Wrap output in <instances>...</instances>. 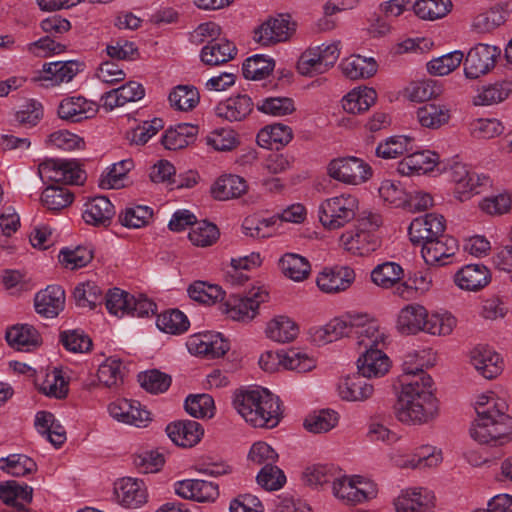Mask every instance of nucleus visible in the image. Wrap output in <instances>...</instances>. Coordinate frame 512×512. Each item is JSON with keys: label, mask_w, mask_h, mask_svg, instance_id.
I'll return each instance as SVG.
<instances>
[{"label": "nucleus", "mask_w": 512, "mask_h": 512, "mask_svg": "<svg viewBox=\"0 0 512 512\" xmlns=\"http://www.w3.org/2000/svg\"><path fill=\"white\" fill-rule=\"evenodd\" d=\"M401 391L394 405L396 418L404 424L421 425L438 415V400L432 392L433 380L421 367L403 364Z\"/></svg>", "instance_id": "obj_1"}, {"label": "nucleus", "mask_w": 512, "mask_h": 512, "mask_svg": "<svg viewBox=\"0 0 512 512\" xmlns=\"http://www.w3.org/2000/svg\"><path fill=\"white\" fill-rule=\"evenodd\" d=\"M504 400L481 395L475 403L477 418L470 433L481 444L502 446L510 440L512 418L506 414Z\"/></svg>", "instance_id": "obj_2"}, {"label": "nucleus", "mask_w": 512, "mask_h": 512, "mask_svg": "<svg viewBox=\"0 0 512 512\" xmlns=\"http://www.w3.org/2000/svg\"><path fill=\"white\" fill-rule=\"evenodd\" d=\"M233 406L254 427L274 428L280 421L279 399L266 389L236 392Z\"/></svg>", "instance_id": "obj_3"}, {"label": "nucleus", "mask_w": 512, "mask_h": 512, "mask_svg": "<svg viewBox=\"0 0 512 512\" xmlns=\"http://www.w3.org/2000/svg\"><path fill=\"white\" fill-rule=\"evenodd\" d=\"M358 208L359 201L352 194L327 198L319 205V221L327 230H338L355 219Z\"/></svg>", "instance_id": "obj_4"}, {"label": "nucleus", "mask_w": 512, "mask_h": 512, "mask_svg": "<svg viewBox=\"0 0 512 512\" xmlns=\"http://www.w3.org/2000/svg\"><path fill=\"white\" fill-rule=\"evenodd\" d=\"M340 42L307 48L300 56L297 69L304 76L313 77L326 73L340 56Z\"/></svg>", "instance_id": "obj_5"}, {"label": "nucleus", "mask_w": 512, "mask_h": 512, "mask_svg": "<svg viewBox=\"0 0 512 512\" xmlns=\"http://www.w3.org/2000/svg\"><path fill=\"white\" fill-rule=\"evenodd\" d=\"M327 174L341 183L359 185L371 177L372 170L362 159L347 156L332 159L327 165Z\"/></svg>", "instance_id": "obj_6"}, {"label": "nucleus", "mask_w": 512, "mask_h": 512, "mask_svg": "<svg viewBox=\"0 0 512 512\" xmlns=\"http://www.w3.org/2000/svg\"><path fill=\"white\" fill-rule=\"evenodd\" d=\"M332 491L335 497L348 504L362 503L377 495L376 485L361 476H338Z\"/></svg>", "instance_id": "obj_7"}, {"label": "nucleus", "mask_w": 512, "mask_h": 512, "mask_svg": "<svg viewBox=\"0 0 512 512\" xmlns=\"http://www.w3.org/2000/svg\"><path fill=\"white\" fill-rule=\"evenodd\" d=\"M42 179L62 184H82L85 176L79 164L74 160L50 159L39 165Z\"/></svg>", "instance_id": "obj_8"}, {"label": "nucleus", "mask_w": 512, "mask_h": 512, "mask_svg": "<svg viewBox=\"0 0 512 512\" xmlns=\"http://www.w3.org/2000/svg\"><path fill=\"white\" fill-rule=\"evenodd\" d=\"M267 297L268 293L260 288L253 289L245 297L230 295L224 303V312L233 320L249 322L258 314L260 304Z\"/></svg>", "instance_id": "obj_9"}, {"label": "nucleus", "mask_w": 512, "mask_h": 512, "mask_svg": "<svg viewBox=\"0 0 512 512\" xmlns=\"http://www.w3.org/2000/svg\"><path fill=\"white\" fill-rule=\"evenodd\" d=\"M296 30V22L292 21L289 14H279L269 18L254 31V40L269 46L288 40Z\"/></svg>", "instance_id": "obj_10"}, {"label": "nucleus", "mask_w": 512, "mask_h": 512, "mask_svg": "<svg viewBox=\"0 0 512 512\" xmlns=\"http://www.w3.org/2000/svg\"><path fill=\"white\" fill-rule=\"evenodd\" d=\"M500 49L487 44H477L471 48L464 61V71L467 78L476 79L488 73L495 65Z\"/></svg>", "instance_id": "obj_11"}, {"label": "nucleus", "mask_w": 512, "mask_h": 512, "mask_svg": "<svg viewBox=\"0 0 512 512\" xmlns=\"http://www.w3.org/2000/svg\"><path fill=\"white\" fill-rule=\"evenodd\" d=\"M351 338L356 340L357 345L368 350L384 345L386 333L379 323L368 314L355 313L353 336Z\"/></svg>", "instance_id": "obj_12"}, {"label": "nucleus", "mask_w": 512, "mask_h": 512, "mask_svg": "<svg viewBox=\"0 0 512 512\" xmlns=\"http://www.w3.org/2000/svg\"><path fill=\"white\" fill-rule=\"evenodd\" d=\"M98 105L84 96H67L58 105V117L68 123H80L95 117Z\"/></svg>", "instance_id": "obj_13"}, {"label": "nucleus", "mask_w": 512, "mask_h": 512, "mask_svg": "<svg viewBox=\"0 0 512 512\" xmlns=\"http://www.w3.org/2000/svg\"><path fill=\"white\" fill-rule=\"evenodd\" d=\"M445 219L442 215L428 213L415 218L409 226V236L413 244H420L436 237L445 231Z\"/></svg>", "instance_id": "obj_14"}, {"label": "nucleus", "mask_w": 512, "mask_h": 512, "mask_svg": "<svg viewBox=\"0 0 512 512\" xmlns=\"http://www.w3.org/2000/svg\"><path fill=\"white\" fill-rule=\"evenodd\" d=\"M420 244L422 257L428 265H445L458 250L457 240L445 234Z\"/></svg>", "instance_id": "obj_15"}, {"label": "nucleus", "mask_w": 512, "mask_h": 512, "mask_svg": "<svg viewBox=\"0 0 512 512\" xmlns=\"http://www.w3.org/2000/svg\"><path fill=\"white\" fill-rule=\"evenodd\" d=\"M355 281V272L348 266L324 269L317 277L318 288L328 294L347 290Z\"/></svg>", "instance_id": "obj_16"}, {"label": "nucleus", "mask_w": 512, "mask_h": 512, "mask_svg": "<svg viewBox=\"0 0 512 512\" xmlns=\"http://www.w3.org/2000/svg\"><path fill=\"white\" fill-rule=\"evenodd\" d=\"M397 512H432L435 507L434 495L423 488H411L401 492L394 500Z\"/></svg>", "instance_id": "obj_17"}, {"label": "nucleus", "mask_w": 512, "mask_h": 512, "mask_svg": "<svg viewBox=\"0 0 512 512\" xmlns=\"http://www.w3.org/2000/svg\"><path fill=\"white\" fill-rule=\"evenodd\" d=\"M394 464L399 468H423L436 467L442 461V454L433 446L424 445L419 447L413 455L404 456L399 452L391 456Z\"/></svg>", "instance_id": "obj_18"}, {"label": "nucleus", "mask_w": 512, "mask_h": 512, "mask_svg": "<svg viewBox=\"0 0 512 512\" xmlns=\"http://www.w3.org/2000/svg\"><path fill=\"white\" fill-rule=\"evenodd\" d=\"M456 285L467 291H479L491 281L490 270L482 264H468L454 276Z\"/></svg>", "instance_id": "obj_19"}, {"label": "nucleus", "mask_w": 512, "mask_h": 512, "mask_svg": "<svg viewBox=\"0 0 512 512\" xmlns=\"http://www.w3.org/2000/svg\"><path fill=\"white\" fill-rule=\"evenodd\" d=\"M169 438L178 446L193 447L202 438L204 429L193 420H181L171 423L166 428Z\"/></svg>", "instance_id": "obj_20"}, {"label": "nucleus", "mask_w": 512, "mask_h": 512, "mask_svg": "<svg viewBox=\"0 0 512 512\" xmlns=\"http://www.w3.org/2000/svg\"><path fill=\"white\" fill-rule=\"evenodd\" d=\"M254 106L251 97L239 94L220 102L215 108V113L218 117L230 122L242 121L251 114Z\"/></svg>", "instance_id": "obj_21"}, {"label": "nucleus", "mask_w": 512, "mask_h": 512, "mask_svg": "<svg viewBox=\"0 0 512 512\" xmlns=\"http://www.w3.org/2000/svg\"><path fill=\"white\" fill-rule=\"evenodd\" d=\"M451 179L455 183V194L460 201L467 200L472 193L476 191L478 186L483 185L486 177H480L474 172L467 169L466 165L455 163L451 167Z\"/></svg>", "instance_id": "obj_22"}, {"label": "nucleus", "mask_w": 512, "mask_h": 512, "mask_svg": "<svg viewBox=\"0 0 512 512\" xmlns=\"http://www.w3.org/2000/svg\"><path fill=\"white\" fill-rule=\"evenodd\" d=\"M391 367L389 357L380 349H368L358 358L357 368L364 377L379 378Z\"/></svg>", "instance_id": "obj_23"}, {"label": "nucleus", "mask_w": 512, "mask_h": 512, "mask_svg": "<svg viewBox=\"0 0 512 512\" xmlns=\"http://www.w3.org/2000/svg\"><path fill=\"white\" fill-rule=\"evenodd\" d=\"M34 301L37 313L47 318H54L64 308L65 292L58 285H49L36 294Z\"/></svg>", "instance_id": "obj_24"}, {"label": "nucleus", "mask_w": 512, "mask_h": 512, "mask_svg": "<svg viewBox=\"0 0 512 512\" xmlns=\"http://www.w3.org/2000/svg\"><path fill=\"white\" fill-rule=\"evenodd\" d=\"M115 495L119 503L128 508H137L147 499L143 481L123 478L115 484Z\"/></svg>", "instance_id": "obj_25"}, {"label": "nucleus", "mask_w": 512, "mask_h": 512, "mask_svg": "<svg viewBox=\"0 0 512 512\" xmlns=\"http://www.w3.org/2000/svg\"><path fill=\"white\" fill-rule=\"evenodd\" d=\"M368 377L358 374L347 376L338 384V393L341 399L346 401H365L374 392V387L367 380Z\"/></svg>", "instance_id": "obj_26"}, {"label": "nucleus", "mask_w": 512, "mask_h": 512, "mask_svg": "<svg viewBox=\"0 0 512 512\" xmlns=\"http://www.w3.org/2000/svg\"><path fill=\"white\" fill-rule=\"evenodd\" d=\"M438 158L439 156L430 150H412L399 162L398 172L403 175L412 173L425 174L434 169L438 163Z\"/></svg>", "instance_id": "obj_27"}, {"label": "nucleus", "mask_w": 512, "mask_h": 512, "mask_svg": "<svg viewBox=\"0 0 512 512\" xmlns=\"http://www.w3.org/2000/svg\"><path fill=\"white\" fill-rule=\"evenodd\" d=\"M471 364L486 379L497 377L503 369L500 355L487 347H477L472 350Z\"/></svg>", "instance_id": "obj_28"}, {"label": "nucleus", "mask_w": 512, "mask_h": 512, "mask_svg": "<svg viewBox=\"0 0 512 512\" xmlns=\"http://www.w3.org/2000/svg\"><path fill=\"white\" fill-rule=\"evenodd\" d=\"M340 242L345 250L361 256L369 254L378 246L375 236L358 226L355 230L343 233L340 237Z\"/></svg>", "instance_id": "obj_29"}, {"label": "nucleus", "mask_w": 512, "mask_h": 512, "mask_svg": "<svg viewBox=\"0 0 512 512\" xmlns=\"http://www.w3.org/2000/svg\"><path fill=\"white\" fill-rule=\"evenodd\" d=\"M236 46L226 39L214 38L201 50V61L208 66L224 64L236 55Z\"/></svg>", "instance_id": "obj_30"}, {"label": "nucleus", "mask_w": 512, "mask_h": 512, "mask_svg": "<svg viewBox=\"0 0 512 512\" xmlns=\"http://www.w3.org/2000/svg\"><path fill=\"white\" fill-rule=\"evenodd\" d=\"M8 344L22 351H30L41 345L42 338L34 326L29 324H16L6 331Z\"/></svg>", "instance_id": "obj_31"}, {"label": "nucleus", "mask_w": 512, "mask_h": 512, "mask_svg": "<svg viewBox=\"0 0 512 512\" xmlns=\"http://www.w3.org/2000/svg\"><path fill=\"white\" fill-rule=\"evenodd\" d=\"M427 310L419 304H409L401 309L397 319L400 333L411 335L424 330Z\"/></svg>", "instance_id": "obj_32"}, {"label": "nucleus", "mask_w": 512, "mask_h": 512, "mask_svg": "<svg viewBox=\"0 0 512 512\" xmlns=\"http://www.w3.org/2000/svg\"><path fill=\"white\" fill-rule=\"evenodd\" d=\"M85 207L83 219L94 226H107L115 214L114 206L105 196L94 197Z\"/></svg>", "instance_id": "obj_33"}, {"label": "nucleus", "mask_w": 512, "mask_h": 512, "mask_svg": "<svg viewBox=\"0 0 512 512\" xmlns=\"http://www.w3.org/2000/svg\"><path fill=\"white\" fill-rule=\"evenodd\" d=\"M79 72V64L75 61L53 62L43 65L44 75L40 80L48 82L46 87L70 82Z\"/></svg>", "instance_id": "obj_34"}, {"label": "nucleus", "mask_w": 512, "mask_h": 512, "mask_svg": "<svg viewBox=\"0 0 512 512\" xmlns=\"http://www.w3.org/2000/svg\"><path fill=\"white\" fill-rule=\"evenodd\" d=\"M198 134V126L181 123L168 129L162 137V144L168 150H179L193 143Z\"/></svg>", "instance_id": "obj_35"}, {"label": "nucleus", "mask_w": 512, "mask_h": 512, "mask_svg": "<svg viewBox=\"0 0 512 512\" xmlns=\"http://www.w3.org/2000/svg\"><path fill=\"white\" fill-rule=\"evenodd\" d=\"M246 191V181L237 175L221 176L211 187L212 196L220 201L238 198Z\"/></svg>", "instance_id": "obj_36"}, {"label": "nucleus", "mask_w": 512, "mask_h": 512, "mask_svg": "<svg viewBox=\"0 0 512 512\" xmlns=\"http://www.w3.org/2000/svg\"><path fill=\"white\" fill-rule=\"evenodd\" d=\"M416 117L422 127L438 129L450 120V109L443 104L426 103L416 111Z\"/></svg>", "instance_id": "obj_37"}, {"label": "nucleus", "mask_w": 512, "mask_h": 512, "mask_svg": "<svg viewBox=\"0 0 512 512\" xmlns=\"http://www.w3.org/2000/svg\"><path fill=\"white\" fill-rule=\"evenodd\" d=\"M340 68L342 73L352 80L369 78L377 72V64L373 58L359 55L342 60Z\"/></svg>", "instance_id": "obj_38"}, {"label": "nucleus", "mask_w": 512, "mask_h": 512, "mask_svg": "<svg viewBox=\"0 0 512 512\" xmlns=\"http://www.w3.org/2000/svg\"><path fill=\"white\" fill-rule=\"evenodd\" d=\"M298 333V325L287 316H277L273 318L266 327L267 337L279 343L293 341Z\"/></svg>", "instance_id": "obj_39"}, {"label": "nucleus", "mask_w": 512, "mask_h": 512, "mask_svg": "<svg viewBox=\"0 0 512 512\" xmlns=\"http://www.w3.org/2000/svg\"><path fill=\"white\" fill-rule=\"evenodd\" d=\"M376 99L377 93L373 88L353 89L342 99V107L351 114L362 113L368 110Z\"/></svg>", "instance_id": "obj_40"}, {"label": "nucleus", "mask_w": 512, "mask_h": 512, "mask_svg": "<svg viewBox=\"0 0 512 512\" xmlns=\"http://www.w3.org/2000/svg\"><path fill=\"white\" fill-rule=\"evenodd\" d=\"M355 313H346L341 317L332 319L319 332L320 338L326 342H333L342 337L353 336Z\"/></svg>", "instance_id": "obj_41"}, {"label": "nucleus", "mask_w": 512, "mask_h": 512, "mask_svg": "<svg viewBox=\"0 0 512 512\" xmlns=\"http://www.w3.org/2000/svg\"><path fill=\"white\" fill-rule=\"evenodd\" d=\"M279 267L286 277L297 282L305 280L311 270L309 261L296 253L284 254L279 260Z\"/></svg>", "instance_id": "obj_42"}, {"label": "nucleus", "mask_w": 512, "mask_h": 512, "mask_svg": "<svg viewBox=\"0 0 512 512\" xmlns=\"http://www.w3.org/2000/svg\"><path fill=\"white\" fill-rule=\"evenodd\" d=\"M403 277L402 267L395 262H385L377 265L371 272V280L381 288H391L400 285Z\"/></svg>", "instance_id": "obj_43"}, {"label": "nucleus", "mask_w": 512, "mask_h": 512, "mask_svg": "<svg viewBox=\"0 0 512 512\" xmlns=\"http://www.w3.org/2000/svg\"><path fill=\"white\" fill-rule=\"evenodd\" d=\"M414 140L407 136H394L378 144L376 155L383 159H395L413 150Z\"/></svg>", "instance_id": "obj_44"}, {"label": "nucleus", "mask_w": 512, "mask_h": 512, "mask_svg": "<svg viewBox=\"0 0 512 512\" xmlns=\"http://www.w3.org/2000/svg\"><path fill=\"white\" fill-rule=\"evenodd\" d=\"M512 92L511 81H500L484 86L474 99L475 105H493L504 101Z\"/></svg>", "instance_id": "obj_45"}, {"label": "nucleus", "mask_w": 512, "mask_h": 512, "mask_svg": "<svg viewBox=\"0 0 512 512\" xmlns=\"http://www.w3.org/2000/svg\"><path fill=\"white\" fill-rule=\"evenodd\" d=\"M168 99L173 108L180 111H189L197 106L200 96L196 87L178 85L170 92Z\"/></svg>", "instance_id": "obj_46"}, {"label": "nucleus", "mask_w": 512, "mask_h": 512, "mask_svg": "<svg viewBox=\"0 0 512 512\" xmlns=\"http://www.w3.org/2000/svg\"><path fill=\"white\" fill-rule=\"evenodd\" d=\"M74 196L70 190L63 186L51 185L42 192L43 205L51 211H60L73 202Z\"/></svg>", "instance_id": "obj_47"}, {"label": "nucleus", "mask_w": 512, "mask_h": 512, "mask_svg": "<svg viewBox=\"0 0 512 512\" xmlns=\"http://www.w3.org/2000/svg\"><path fill=\"white\" fill-rule=\"evenodd\" d=\"M220 232L217 226L207 221L195 222L190 229L188 238L198 247L212 246L219 239Z\"/></svg>", "instance_id": "obj_48"}, {"label": "nucleus", "mask_w": 512, "mask_h": 512, "mask_svg": "<svg viewBox=\"0 0 512 512\" xmlns=\"http://www.w3.org/2000/svg\"><path fill=\"white\" fill-rule=\"evenodd\" d=\"M157 326L169 334H182L190 326L187 316L178 309L165 311L157 317Z\"/></svg>", "instance_id": "obj_49"}, {"label": "nucleus", "mask_w": 512, "mask_h": 512, "mask_svg": "<svg viewBox=\"0 0 512 512\" xmlns=\"http://www.w3.org/2000/svg\"><path fill=\"white\" fill-rule=\"evenodd\" d=\"M0 468L8 474L21 477L36 472V462L24 454H12L0 459Z\"/></svg>", "instance_id": "obj_50"}, {"label": "nucleus", "mask_w": 512, "mask_h": 512, "mask_svg": "<svg viewBox=\"0 0 512 512\" xmlns=\"http://www.w3.org/2000/svg\"><path fill=\"white\" fill-rule=\"evenodd\" d=\"M189 297L199 303L214 304L223 301L225 292L218 285L207 284L203 281H196L188 288Z\"/></svg>", "instance_id": "obj_51"}, {"label": "nucleus", "mask_w": 512, "mask_h": 512, "mask_svg": "<svg viewBox=\"0 0 512 512\" xmlns=\"http://www.w3.org/2000/svg\"><path fill=\"white\" fill-rule=\"evenodd\" d=\"M450 0H418L413 5L415 14L424 20H435L444 17L451 9Z\"/></svg>", "instance_id": "obj_52"}, {"label": "nucleus", "mask_w": 512, "mask_h": 512, "mask_svg": "<svg viewBox=\"0 0 512 512\" xmlns=\"http://www.w3.org/2000/svg\"><path fill=\"white\" fill-rule=\"evenodd\" d=\"M338 477L337 469L332 465H312L303 472V480L306 484L314 487L325 484H335Z\"/></svg>", "instance_id": "obj_53"}, {"label": "nucleus", "mask_w": 512, "mask_h": 512, "mask_svg": "<svg viewBox=\"0 0 512 512\" xmlns=\"http://www.w3.org/2000/svg\"><path fill=\"white\" fill-rule=\"evenodd\" d=\"M278 218H259L257 216H248L244 219L242 228L246 236L252 238H267L274 234V225Z\"/></svg>", "instance_id": "obj_54"}, {"label": "nucleus", "mask_w": 512, "mask_h": 512, "mask_svg": "<svg viewBox=\"0 0 512 512\" xmlns=\"http://www.w3.org/2000/svg\"><path fill=\"white\" fill-rule=\"evenodd\" d=\"M274 66L273 59H267L263 55H254L243 63L242 72L246 79L261 80L271 74Z\"/></svg>", "instance_id": "obj_55"}, {"label": "nucleus", "mask_w": 512, "mask_h": 512, "mask_svg": "<svg viewBox=\"0 0 512 512\" xmlns=\"http://www.w3.org/2000/svg\"><path fill=\"white\" fill-rule=\"evenodd\" d=\"M73 296L77 306L88 307L94 309L98 304L102 303V290L91 281L81 283L74 289Z\"/></svg>", "instance_id": "obj_56"}, {"label": "nucleus", "mask_w": 512, "mask_h": 512, "mask_svg": "<svg viewBox=\"0 0 512 512\" xmlns=\"http://www.w3.org/2000/svg\"><path fill=\"white\" fill-rule=\"evenodd\" d=\"M507 11L496 5L475 17L473 27L480 33H487L502 25L506 20Z\"/></svg>", "instance_id": "obj_57"}, {"label": "nucleus", "mask_w": 512, "mask_h": 512, "mask_svg": "<svg viewBox=\"0 0 512 512\" xmlns=\"http://www.w3.org/2000/svg\"><path fill=\"white\" fill-rule=\"evenodd\" d=\"M171 376L157 369L148 370L138 375V382L147 392L158 394L165 392L171 385Z\"/></svg>", "instance_id": "obj_58"}, {"label": "nucleus", "mask_w": 512, "mask_h": 512, "mask_svg": "<svg viewBox=\"0 0 512 512\" xmlns=\"http://www.w3.org/2000/svg\"><path fill=\"white\" fill-rule=\"evenodd\" d=\"M132 167L133 161L131 159L122 160L114 164L105 175L101 176L99 180L100 187L103 189H119L123 187V180Z\"/></svg>", "instance_id": "obj_59"}, {"label": "nucleus", "mask_w": 512, "mask_h": 512, "mask_svg": "<svg viewBox=\"0 0 512 512\" xmlns=\"http://www.w3.org/2000/svg\"><path fill=\"white\" fill-rule=\"evenodd\" d=\"M338 422L337 413L333 410H321L309 415L304 421V427L313 433H325Z\"/></svg>", "instance_id": "obj_60"}, {"label": "nucleus", "mask_w": 512, "mask_h": 512, "mask_svg": "<svg viewBox=\"0 0 512 512\" xmlns=\"http://www.w3.org/2000/svg\"><path fill=\"white\" fill-rule=\"evenodd\" d=\"M379 196L386 203L394 207H402L407 204V192L400 182L386 179L382 181L379 189Z\"/></svg>", "instance_id": "obj_61"}, {"label": "nucleus", "mask_w": 512, "mask_h": 512, "mask_svg": "<svg viewBox=\"0 0 512 512\" xmlns=\"http://www.w3.org/2000/svg\"><path fill=\"white\" fill-rule=\"evenodd\" d=\"M257 483L267 491L281 489L286 483L284 472L275 464L266 465L261 468L256 477Z\"/></svg>", "instance_id": "obj_62"}, {"label": "nucleus", "mask_w": 512, "mask_h": 512, "mask_svg": "<svg viewBox=\"0 0 512 512\" xmlns=\"http://www.w3.org/2000/svg\"><path fill=\"white\" fill-rule=\"evenodd\" d=\"M406 93L411 101L425 102L438 97L442 93V89L435 81L425 80L411 83L407 87Z\"/></svg>", "instance_id": "obj_63"}, {"label": "nucleus", "mask_w": 512, "mask_h": 512, "mask_svg": "<svg viewBox=\"0 0 512 512\" xmlns=\"http://www.w3.org/2000/svg\"><path fill=\"white\" fill-rule=\"evenodd\" d=\"M97 377L106 387H117L123 382L122 363L116 359H107L99 366Z\"/></svg>", "instance_id": "obj_64"}]
</instances>
